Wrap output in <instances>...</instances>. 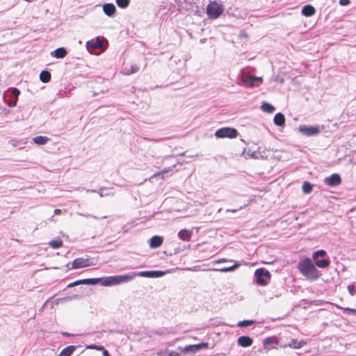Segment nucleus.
I'll list each match as a JSON object with an SVG mask.
<instances>
[{"mask_svg":"<svg viewBox=\"0 0 356 356\" xmlns=\"http://www.w3.org/2000/svg\"><path fill=\"white\" fill-rule=\"evenodd\" d=\"M103 11L108 17L114 15L116 11V8L113 3H105L103 6Z\"/></svg>","mask_w":356,"mask_h":356,"instance_id":"obj_13","label":"nucleus"},{"mask_svg":"<svg viewBox=\"0 0 356 356\" xmlns=\"http://www.w3.org/2000/svg\"><path fill=\"white\" fill-rule=\"evenodd\" d=\"M49 245L51 248L56 249L63 245V241L60 238H57L50 241Z\"/></svg>","mask_w":356,"mask_h":356,"instance_id":"obj_25","label":"nucleus"},{"mask_svg":"<svg viewBox=\"0 0 356 356\" xmlns=\"http://www.w3.org/2000/svg\"><path fill=\"white\" fill-rule=\"evenodd\" d=\"M48 140L49 138L43 136H38L33 138V141L38 145H45Z\"/></svg>","mask_w":356,"mask_h":356,"instance_id":"obj_23","label":"nucleus"},{"mask_svg":"<svg viewBox=\"0 0 356 356\" xmlns=\"http://www.w3.org/2000/svg\"><path fill=\"white\" fill-rule=\"evenodd\" d=\"M254 323V321H251V320H244V321H239L237 324V325L240 327H247V326H249V325H252L253 323Z\"/></svg>","mask_w":356,"mask_h":356,"instance_id":"obj_35","label":"nucleus"},{"mask_svg":"<svg viewBox=\"0 0 356 356\" xmlns=\"http://www.w3.org/2000/svg\"><path fill=\"white\" fill-rule=\"evenodd\" d=\"M158 356H181L179 353L175 351H170L168 350L159 352Z\"/></svg>","mask_w":356,"mask_h":356,"instance_id":"obj_29","label":"nucleus"},{"mask_svg":"<svg viewBox=\"0 0 356 356\" xmlns=\"http://www.w3.org/2000/svg\"><path fill=\"white\" fill-rule=\"evenodd\" d=\"M207 10L209 18L216 19L222 15L224 8L221 3L211 2L207 6Z\"/></svg>","mask_w":356,"mask_h":356,"instance_id":"obj_4","label":"nucleus"},{"mask_svg":"<svg viewBox=\"0 0 356 356\" xmlns=\"http://www.w3.org/2000/svg\"><path fill=\"white\" fill-rule=\"evenodd\" d=\"M273 122L277 126H283L285 124V117L282 113H278L275 115Z\"/></svg>","mask_w":356,"mask_h":356,"instance_id":"obj_18","label":"nucleus"},{"mask_svg":"<svg viewBox=\"0 0 356 356\" xmlns=\"http://www.w3.org/2000/svg\"><path fill=\"white\" fill-rule=\"evenodd\" d=\"M348 290L351 296H355L356 293V286L350 284L348 286Z\"/></svg>","mask_w":356,"mask_h":356,"instance_id":"obj_40","label":"nucleus"},{"mask_svg":"<svg viewBox=\"0 0 356 356\" xmlns=\"http://www.w3.org/2000/svg\"><path fill=\"white\" fill-rule=\"evenodd\" d=\"M163 242L162 236H154L149 239V246L152 248H157L160 247Z\"/></svg>","mask_w":356,"mask_h":356,"instance_id":"obj_12","label":"nucleus"},{"mask_svg":"<svg viewBox=\"0 0 356 356\" xmlns=\"http://www.w3.org/2000/svg\"><path fill=\"white\" fill-rule=\"evenodd\" d=\"M84 284V280H76L70 284H68L67 287L70 288V287H72V286H76V285H79V284Z\"/></svg>","mask_w":356,"mask_h":356,"instance_id":"obj_42","label":"nucleus"},{"mask_svg":"<svg viewBox=\"0 0 356 356\" xmlns=\"http://www.w3.org/2000/svg\"><path fill=\"white\" fill-rule=\"evenodd\" d=\"M345 311H348V312L354 314V315H356V309H352V308H344L343 309Z\"/></svg>","mask_w":356,"mask_h":356,"instance_id":"obj_47","label":"nucleus"},{"mask_svg":"<svg viewBox=\"0 0 356 356\" xmlns=\"http://www.w3.org/2000/svg\"><path fill=\"white\" fill-rule=\"evenodd\" d=\"M197 346V351H199L202 349H205L208 348V343H200L198 344H195Z\"/></svg>","mask_w":356,"mask_h":356,"instance_id":"obj_41","label":"nucleus"},{"mask_svg":"<svg viewBox=\"0 0 356 356\" xmlns=\"http://www.w3.org/2000/svg\"><path fill=\"white\" fill-rule=\"evenodd\" d=\"M255 282L260 286H266L270 279V273L265 268H258L254 272Z\"/></svg>","mask_w":356,"mask_h":356,"instance_id":"obj_3","label":"nucleus"},{"mask_svg":"<svg viewBox=\"0 0 356 356\" xmlns=\"http://www.w3.org/2000/svg\"><path fill=\"white\" fill-rule=\"evenodd\" d=\"M117 5L121 8H126L130 3V0H115Z\"/></svg>","mask_w":356,"mask_h":356,"instance_id":"obj_32","label":"nucleus"},{"mask_svg":"<svg viewBox=\"0 0 356 356\" xmlns=\"http://www.w3.org/2000/svg\"><path fill=\"white\" fill-rule=\"evenodd\" d=\"M75 346H69L63 348L58 356H70L76 350Z\"/></svg>","mask_w":356,"mask_h":356,"instance_id":"obj_19","label":"nucleus"},{"mask_svg":"<svg viewBox=\"0 0 356 356\" xmlns=\"http://www.w3.org/2000/svg\"><path fill=\"white\" fill-rule=\"evenodd\" d=\"M314 262H315L314 265L317 266L319 268H327L330 264V261L327 259H320V260L316 259V260H314Z\"/></svg>","mask_w":356,"mask_h":356,"instance_id":"obj_21","label":"nucleus"},{"mask_svg":"<svg viewBox=\"0 0 356 356\" xmlns=\"http://www.w3.org/2000/svg\"><path fill=\"white\" fill-rule=\"evenodd\" d=\"M103 47V43L101 39L97 37L95 40H92L90 41H88L86 43V48L89 51L102 49Z\"/></svg>","mask_w":356,"mask_h":356,"instance_id":"obj_9","label":"nucleus"},{"mask_svg":"<svg viewBox=\"0 0 356 356\" xmlns=\"http://www.w3.org/2000/svg\"><path fill=\"white\" fill-rule=\"evenodd\" d=\"M297 268L301 274L308 280H316L321 276L314 264L309 258L300 260Z\"/></svg>","mask_w":356,"mask_h":356,"instance_id":"obj_1","label":"nucleus"},{"mask_svg":"<svg viewBox=\"0 0 356 356\" xmlns=\"http://www.w3.org/2000/svg\"><path fill=\"white\" fill-rule=\"evenodd\" d=\"M236 129L230 127H224L218 129L215 133V136L218 138H234L237 136Z\"/></svg>","mask_w":356,"mask_h":356,"instance_id":"obj_5","label":"nucleus"},{"mask_svg":"<svg viewBox=\"0 0 356 356\" xmlns=\"http://www.w3.org/2000/svg\"><path fill=\"white\" fill-rule=\"evenodd\" d=\"M274 343V340L270 337H267L264 341V345L265 348H268V346L273 345Z\"/></svg>","mask_w":356,"mask_h":356,"instance_id":"obj_38","label":"nucleus"},{"mask_svg":"<svg viewBox=\"0 0 356 356\" xmlns=\"http://www.w3.org/2000/svg\"><path fill=\"white\" fill-rule=\"evenodd\" d=\"M327 254L326 252L323 250H319L313 253L312 258L316 260L319 257H325Z\"/></svg>","mask_w":356,"mask_h":356,"instance_id":"obj_34","label":"nucleus"},{"mask_svg":"<svg viewBox=\"0 0 356 356\" xmlns=\"http://www.w3.org/2000/svg\"><path fill=\"white\" fill-rule=\"evenodd\" d=\"M191 236L192 232L187 229H181L178 233L179 238L185 241H191Z\"/></svg>","mask_w":356,"mask_h":356,"instance_id":"obj_15","label":"nucleus"},{"mask_svg":"<svg viewBox=\"0 0 356 356\" xmlns=\"http://www.w3.org/2000/svg\"><path fill=\"white\" fill-rule=\"evenodd\" d=\"M88 348L102 350L103 352H104V350H106L102 346H98L95 344L88 346Z\"/></svg>","mask_w":356,"mask_h":356,"instance_id":"obj_39","label":"nucleus"},{"mask_svg":"<svg viewBox=\"0 0 356 356\" xmlns=\"http://www.w3.org/2000/svg\"><path fill=\"white\" fill-rule=\"evenodd\" d=\"M262 81L261 77L254 76H245L242 77V82L248 87L259 86Z\"/></svg>","mask_w":356,"mask_h":356,"instance_id":"obj_7","label":"nucleus"},{"mask_svg":"<svg viewBox=\"0 0 356 356\" xmlns=\"http://www.w3.org/2000/svg\"><path fill=\"white\" fill-rule=\"evenodd\" d=\"M227 261H229V260L227 259L222 258V259L215 260L213 261V263L214 264H220V263H224V262H227Z\"/></svg>","mask_w":356,"mask_h":356,"instance_id":"obj_45","label":"nucleus"},{"mask_svg":"<svg viewBox=\"0 0 356 356\" xmlns=\"http://www.w3.org/2000/svg\"><path fill=\"white\" fill-rule=\"evenodd\" d=\"M261 109L266 113H272L275 111V107L269 103L264 102L261 106Z\"/></svg>","mask_w":356,"mask_h":356,"instance_id":"obj_22","label":"nucleus"},{"mask_svg":"<svg viewBox=\"0 0 356 356\" xmlns=\"http://www.w3.org/2000/svg\"><path fill=\"white\" fill-rule=\"evenodd\" d=\"M305 343L302 341H298L296 339H292L290 342L289 346L291 348L298 349V348H300L301 347H302Z\"/></svg>","mask_w":356,"mask_h":356,"instance_id":"obj_28","label":"nucleus"},{"mask_svg":"<svg viewBox=\"0 0 356 356\" xmlns=\"http://www.w3.org/2000/svg\"><path fill=\"white\" fill-rule=\"evenodd\" d=\"M10 92H11V95H12L13 99L17 100L18 96L20 94L19 90L17 88H12Z\"/></svg>","mask_w":356,"mask_h":356,"instance_id":"obj_37","label":"nucleus"},{"mask_svg":"<svg viewBox=\"0 0 356 356\" xmlns=\"http://www.w3.org/2000/svg\"><path fill=\"white\" fill-rule=\"evenodd\" d=\"M324 183L329 186H337L341 183V178L338 174H332L331 176L325 178Z\"/></svg>","mask_w":356,"mask_h":356,"instance_id":"obj_8","label":"nucleus"},{"mask_svg":"<svg viewBox=\"0 0 356 356\" xmlns=\"http://www.w3.org/2000/svg\"><path fill=\"white\" fill-rule=\"evenodd\" d=\"M184 351L185 353H195L197 351V346L195 344V345H189V346H186L184 348Z\"/></svg>","mask_w":356,"mask_h":356,"instance_id":"obj_36","label":"nucleus"},{"mask_svg":"<svg viewBox=\"0 0 356 356\" xmlns=\"http://www.w3.org/2000/svg\"><path fill=\"white\" fill-rule=\"evenodd\" d=\"M165 274L164 271L161 270H150L149 277L156 278L163 276Z\"/></svg>","mask_w":356,"mask_h":356,"instance_id":"obj_30","label":"nucleus"},{"mask_svg":"<svg viewBox=\"0 0 356 356\" xmlns=\"http://www.w3.org/2000/svg\"><path fill=\"white\" fill-rule=\"evenodd\" d=\"M60 211V209H55V211H54L55 213H58Z\"/></svg>","mask_w":356,"mask_h":356,"instance_id":"obj_52","label":"nucleus"},{"mask_svg":"<svg viewBox=\"0 0 356 356\" xmlns=\"http://www.w3.org/2000/svg\"><path fill=\"white\" fill-rule=\"evenodd\" d=\"M67 54V51L64 47H60L51 53L52 56L57 58H63Z\"/></svg>","mask_w":356,"mask_h":356,"instance_id":"obj_16","label":"nucleus"},{"mask_svg":"<svg viewBox=\"0 0 356 356\" xmlns=\"http://www.w3.org/2000/svg\"><path fill=\"white\" fill-rule=\"evenodd\" d=\"M62 334H63V336H67V337H68V336H71V335H72L71 334L67 333V332H63V333H62Z\"/></svg>","mask_w":356,"mask_h":356,"instance_id":"obj_50","label":"nucleus"},{"mask_svg":"<svg viewBox=\"0 0 356 356\" xmlns=\"http://www.w3.org/2000/svg\"><path fill=\"white\" fill-rule=\"evenodd\" d=\"M16 103H17V100L16 99H11L9 101V102H8V105L10 106V107H13L16 105Z\"/></svg>","mask_w":356,"mask_h":356,"instance_id":"obj_46","label":"nucleus"},{"mask_svg":"<svg viewBox=\"0 0 356 356\" xmlns=\"http://www.w3.org/2000/svg\"><path fill=\"white\" fill-rule=\"evenodd\" d=\"M84 284H98L102 279L101 278H88L83 279Z\"/></svg>","mask_w":356,"mask_h":356,"instance_id":"obj_33","label":"nucleus"},{"mask_svg":"<svg viewBox=\"0 0 356 356\" xmlns=\"http://www.w3.org/2000/svg\"><path fill=\"white\" fill-rule=\"evenodd\" d=\"M92 217L94 218H97L96 216H92Z\"/></svg>","mask_w":356,"mask_h":356,"instance_id":"obj_53","label":"nucleus"},{"mask_svg":"<svg viewBox=\"0 0 356 356\" xmlns=\"http://www.w3.org/2000/svg\"><path fill=\"white\" fill-rule=\"evenodd\" d=\"M242 209V207H241L239 209H227V212H236L238 211V210L241 209Z\"/></svg>","mask_w":356,"mask_h":356,"instance_id":"obj_48","label":"nucleus"},{"mask_svg":"<svg viewBox=\"0 0 356 356\" xmlns=\"http://www.w3.org/2000/svg\"><path fill=\"white\" fill-rule=\"evenodd\" d=\"M350 3V0H339V4L342 6H348Z\"/></svg>","mask_w":356,"mask_h":356,"instance_id":"obj_44","label":"nucleus"},{"mask_svg":"<svg viewBox=\"0 0 356 356\" xmlns=\"http://www.w3.org/2000/svg\"><path fill=\"white\" fill-rule=\"evenodd\" d=\"M102 355L103 356H111L108 350H104V352L102 353Z\"/></svg>","mask_w":356,"mask_h":356,"instance_id":"obj_49","label":"nucleus"},{"mask_svg":"<svg viewBox=\"0 0 356 356\" xmlns=\"http://www.w3.org/2000/svg\"><path fill=\"white\" fill-rule=\"evenodd\" d=\"M128 276H133V280L136 277H149V271H140L138 273L131 272L127 274Z\"/></svg>","mask_w":356,"mask_h":356,"instance_id":"obj_26","label":"nucleus"},{"mask_svg":"<svg viewBox=\"0 0 356 356\" xmlns=\"http://www.w3.org/2000/svg\"><path fill=\"white\" fill-rule=\"evenodd\" d=\"M138 70H139V67H138L137 65H132L130 71L128 72L127 74H134V73L137 72Z\"/></svg>","mask_w":356,"mask_h":356,"instance_id":"obj_43","label":"nucleus"},{"mask_svg":"<svg viewBox=\"0 0 356 356\" xmlns=\"http://www.w3.org/2000/svg\"><path fill=\"white\" fill-rule=\"evenodd\" d=\"M133 280V276H128L127 274L122 275H115L106 277L102 282L104 286L118 285L122 283L128 282Z\"/></svg>","mask_w":356,"mask_h":356,"instance_id":"obj_2","label":"nucleus"},{"mask_svg":"<svg viewBox=\"0 0 356 356\" xmlns=\"http://www.w3.org/2000/svg\"><path fill=\"white\" fill-rule=\"evenodd\" d=\"M79 191H83L85 190L87 193H95V192H97L99 195L100 197H104V196H106V195H108L109 193H104L105 191H107L106 189L105 188H100L98 191H96L95 190H93V189H85V188H82V189H78Z\"/></svg>","mask_w":356,"mask_h":356,"instance_id":"obj_27","label":"nucleus"},{"mask_svg":"<svg viewBox=\"0 0 356 356\" xmlns=\"http://www.w3.org/2000/svg\"><path fill=\"white\" fill-rule=\"evenodd\" d=\"M302 191L305 194L310 193L312 191V185L307 181H305L302 185Z\"/></svg>","mask_w":356,"mask_h":356,"instance_id":"obj_31","label":"nucleus"},{"mask_svg":"<svg viewBox=\"0 0 356 356\" xmlns=\"http://www.w3.org/2000/svg\"><path fill=\"white\" fill-rule=\"evenodd\" d=\"M240 266V264L236 263L233 266L229 267H223L220 268H213V270L220 271L223 273L234 271Z\"/></svg>","mask_w":356,"mask_h":356,"instance_id":"obj_20","label":"nucleus"},{"mask_svg":"<svg viewBox=\"0 0 356 356\" xmlns=\"http://www.w3.org/2000/svg\"><path fill=\"white\" fill-rule=\"evenodd\" d=\"M72 265V268L75 269L85 268L89 266V261L83 258H77L73 261Z\"/></svg>","mask_w":356,"mask_h":356,"instance_id":"obj_10","label":"nucleus"},{"mask_svg":"<svg viewBox=\"0 0 356 356\" xmlns=\"http://www.w3.org/2000/svg\"><path fill=\"white\" fill-rule=\"evenodd\" d=\"M145 140H151V139L146 138H145ZM159 140H160V139L152 140V141H154V142H158V141H159Z\"/></svg>","mask_w":356,"mask_h":356,"instance_id":"obj_51","label":"nucleus"},{"mask_svg":"<svg viewBox=\"0 0 356 356\" xmlns=\"http://www.w3.org/2000/svg\"><path fill=\"white\" fill-rule=\"evenodd\" d=\"M237 343L240 346L246 348L250 346L252 344L253 340L250 337L241 336L238 337Z\"/></svg>","mask_w":356,"mask_h":356,"instance_id":"obj_11","label":"nucleus"},{"mask_svg":"<svg viewBox=\"0 0 356 356\" xmlns=\"http://www.w3.org/2000/svg\"><path fill=\"white\" fill-rule=\"evenodd\" d=\"M175 165H172L170 167H168V168H166L163 169L161 172H158L156 173H154L151 177L150 179L156 178V177H161L162 179H164V175L167 174V173H169V172L173 173V169L175 168Z\"/></svg>","mask_w":356,"mask_h":356,"instance_id":"obj_14","label":"nucleus"},{"mask_svg":"<svg viewBox=\"0 0 356 356\" xmlns=\"http://www.w3.org/2000/svg\"><path fill=\"white\" fill-rule=\"evenodd\" d=\"M298 130L302 134L307 136H316L320 133L318 127L300 125Z\"/></svg>","mask_w":356,"mask_h":356,"instance_id":"obj_6","label":"nucleus"},{"mask_svg":"<svg viewBox=\"0 0 356 356\" xmlns=\"http://www.w3.org/2000/svg\"><path fill=\"white\" fill-rule=\"evenodd\" d=\"M40 79L43 83H47L51 79V74L49 72L44 70L40 74Z\"/></svg>","mask_w":356,"mask_h":356,"instance_id":"obj_24","label":"nucleus"},{"mask_svg":"<svg viewBox=\"0 0 356 356\" xmlns=\"http://www.w3.org/2000/svg\"><path fill=\"white\" fill-rule=\"evenodd\" d=\"M301 13L306 17H310L315 13V8L311 5H306L302 8Z\"/></svg>","mask_w":356,"mask_h":356,"instance_id":"obj_17","label":"nucleus"}]
</instances>
